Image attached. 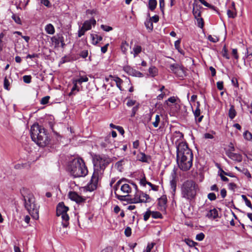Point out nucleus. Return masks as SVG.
Listing matches in <instances>:
<instances>
[{"instance_id": "f257e3e1", "label": "nucleus", "mask_w": 252, "mask_h": 252, "mask_svg": "<svg viewBox=\"0 0 252 252\" xmlns=\"http://www.w3.org/2000/svg\"><path fill=\"white\" fill-rule=\"evenodd\" d=\"M111 161V158L106 155L95 156L94 159V173L87 185L88 190L92 191L96 189L98 181L101 179L105 169Z\"/></svg>"}, {"instance_id": "f03ea898", "label": "nucleus", "mask_w": 252, "mask_h": 252, "mask_svg": "<svg viewBox=\"0 0 252 252\" xmlns=\"http://www.w3.org/2000/svg\"><path fill=\"white\" fill-rule=\"evenodd\" d=\"M177 162L179 168L184 171L190 169L192 165L193 154L185 142H176Z\"/></svg>"}, {"instance_id": "7ed1b4c3", "label": "nucleus", "mask_w": 252, "mask_h": 252, "mask_svg": "<svg viewBox=\"0 0 252 252\" xmlns=\"http://www.w3.org/2000/svg\"><path fill=\"white\" fill-rule=\"evenodd\" d=\"M67 171L74 178L85 177L88 173L84 160L80 158H74L69 161L67 166Z\"/></svg>"}, {"instance_id": "20e7f679", "label": "nucleus", "mask_w": 252, "mask_h": 252, "mask_svg": "<svg viewBox=\"0 0 252 252\" xmlns=\"http://www.w3.org/2000/svg\"><path fill=\"white\" fill-rule=\"evenodd\" d=\"M198 186L193 180H187L181 186V194L182 198L188 201L194 199L196 195Z\"/></svg>"}, {"instance_id": "39448f33", "label": "nucleus", "mask_w": 252, "mask_h": 252, "mask_svg": "<svg viewBox=\"0 0 252 252\" xmlns=\"http://www.w3.org/2000/svg\"><path fill=\"white\" fill-rule=\"evenodd\" d=\"M23 197L25 208L33 219L37 220L39 218V206L35 203L33 194L29 193L26 195H23Z\"/></svg>"}, {"instance_id": "423d86ee", "label": "nucleus", "mask_w": 252, "mask_h": 252, "mask_svg": "<svg viewBox=\"0 0 252 252\" xmlns=\"http://www.w3.org/2000/svg\"><path fill=\"white\" fill-rule=\"evenodd\" d=\"M68 208L65 206L63 202H60L57 206L56 213L58 216H61L62 218V225L63 227H67L69 224V217L67 214Z\"/></svg>"}, {"instance_id": "0eeeda50", "label": "nucleus", "mask_w": 252, "mask_h": 252, "mask_svg": "<svg viewBox=\"0 0 252 252\" xmlns=\"http://www.w3.org/2000/svg\"><path fill=\"white\" fill-rule=\"evenodd\" d=\"M31 136L32 140L33 141L39 138L41 133L45 134L47 133V130L38 124H33L31 127Z\"/></svg>"}, {"instance_id": "6e6552de", "label": "nucleus", "mask_w": 252, "mask_h": 252, "mask_svg": "<svg viewBox=\"0 0 252 252\" xmlns=\"http://www.w3.org/2000/svg\"><path fill=\"white\" fill-rule=\"evenodd\" d=\"M37 145L40 147L46 146L50 142V138L48 136L47 133L45 134L41 133L39 138L33 141Z\"/></svg>"}, {"instance_id": "1a4fd4ad", "label": "nucleus", "mask_w": 252, "mask_h": 252, "mask_svg": "<svg viewBox=\"0 0 252 252\" xmlns=\"http://www.w3.org/2000/svg\"><path fill=\"white\" fill-rule=\"evenodd\" d=\"M69 198L72 201H75L78 204L85 202L86 198L80 196L75 191H70L68 193Z\"/></svg>"}, {"instance_id": "9d476101", "label": "nucleus", "mask_w": 252, "mask_h": 252, "mask_svg": "<svg viewBox=\"0 0 252 252\" xmlns=\"http://www.w3.org/2000/svg\"><path fill=\"white\" fill-rule=\"evenodd\" d=\"M52 42L54 43L56 46H59L61 43V46L63 47L65 46L64 42V38L62 35H58L54 36L51 38Z\"/></svg>"}, {"instance_id": "9b49d317", "label": "nucleus", "mask_w": 252, "mask_h": 252, "mask_svg": "<svg viewBox=\"0 0 252 252\" xmlns=\"http://www.w3.org/2000/svg\"><path fill=\"white\" fill-rule=\"evenodd\" d=\"M202 7L198 4L197 2H193V9L192 13L194 18L198 17H201V11L200 9Z\"/></svg>"}, {"instance_id": "f8f14e48", "label": "nucleus", "mask_w": 252, "mask_h": 252, "mask_svg": "<svg viewBox=\"0 0 252 252\" xmlns=\"http://www.w3.org/2000/svg\"><path fill=\"white\" fill-rule=\"evenodd\" d=\"M96 24V21L94 18H92L89 20H86L83 24V27L87 31L90 30L92 29V26H94Z\"/></svg>"}, {"instance_id": "ddd939ff", "label": "nucleus", "mask_w": 252, "mask_h": 252, "mask_svg": "<svg viewBox=\"0 0 252 252\" xmlns=\"http://www.w3.org/2000/svg\"><path fill=\"white\" fill-rule=\"evenodd\" d=\"M227 14L229 18H234L236 15V11L235 9V3L232 2L231 3V6L230 9L227 10Z\"/></svg>"}, {"instance_id": "4468645a", "label": "nucleus", "mask_w": 252, "mask_h": 252, "mask_svg": "<svg viewBox=\"0 0 252 252\" xmlns=\"http://www.w3.org/2000/svg\"><path fill=\"white\" fill-rule=\"evenodd\" d=\"M206 216L209 219H216L219 217L218 211L215 208L211 209L209 211H208Z\"/></svg>"}, {"instance_id": "2eb2a0df", "label": "nucleus", "mask_w": 252, "mask_h": 252, "mask_svg": "<svg viewBox=\"0 0 252 252\" xmlns=\"http://www.w3.org/2000/svg\"><path fill=\"white\" fill-rule=\"evenodd\" d=\"M124 182L121 184L120 189L122 192L124 193H126L127 195L130 193L131 191V188L128 184H127Z\"/></svg>"}, {"instance_id": "dca6fc26", "label": "nucleus", "mask_w": 252, "mask_h": 252, "mask_svg": "<svg viewBox=\"0 0 252 252\" xmlns=\"http://www.w3.org/2000/svg\"><path fill=\"white\" fill-rule=\"evenodd\" d=\"M91 37L92 40V44L96 45L99 41H101L103 39L102 36L96 34H91Z\"/></svg>"}, {"instance_id": "f3484780", "label": "nucleus", "mask_w": 252, "mask_h": 252, "mask_svg": "<svg viewBox=\"0 0 252 252\" xmlns=\"http://www.w3.org/2000/svg\"><path fill=\"white\" fill-rule=\"evenodd\" d=\"M109 78H112V79L116 82V86L120 89V90H122L121 85L123 81L120 78L117 76H112L111 75H109Z\"/></svg>"}, {"instance_id": "a211bd4d", "label": "nucleus", "mask_w": 252, "mask_h": 252, "mask_svg": "<svg viewBox=\"0 0 252 252\" xmlns=\"http://www.w3.org/2000/svg\"><path fill=\"white\" fill-rule=\"evenodd\" d=\"M140 193L141 194V199L138 198V202H141V203H147L151 201V198L148 194L143 193L141 191H140Z\"/></svg>"}, {"instance_id": "6ab92c4d", "label": "nucleus", "mask_w": 252, "mask_h": 252, "mask_svg": "<svg viewBox=\"0 0 252 252\" xmlns=\"http://www.w3.org/2000/svg\"><path fill=\"white\" fill-rule=\"evenodd\" d=\"M170 189H171V192L172 193V196H174L176 192V187H177V182L176 180L173 178L170 182Z\"/></svg>"}, {"instance_id": "aec40b11", "label": "nucleus", "mask_w": 252, "mask_h": 252, "mask_svg": "<svg viewBox=\"0 0 252 252\" xmlns=\"http://www.w3.org/2000/svg\"><path fill=\"white\" fill-rule=\"evenodd\" d=\"M142 51V47L141 46L135 44L133 51L131 52V54H133L134 57H136L139 53H140Z\"/></svg>"}, {"instance_id": "412c9836", "label": "nucleus", "mask_w": 252, "mask_h": 252, "mask_svg": "<svg viewBox=\"0 0 252 252\" xmlns=\"http://www.w3.org/2000/svg\"><path fill=\"white\" fill-rule=\"evenodd\" d=\"M46 32L49 34H53L55 32V30L53 25L51 24H48L45 27Z\"/></svg>"}, {"instance_id": "4be33fe9", "label": "nucleus", "mask_w": 252, "mask_h": 252, "mask_svg": "<svg viewBox=\"0 0 252 252\" xmlns=\"http://www.w3.org/2000/svg\"><path fill=\"white\" fill-rule=\"evenodd\" d=\"M185 242L186 243L187 245H188L190 247H194L195 249L197 251H198V249L195 247L196 246H197L198 244L197 242L193 241V240L190 239H185Z\"/></svg>"}, {"instance_id": "5701e85b", "label": "nucleus", "mask_w": 252, "mask_h": 252, "mask_svg": "<svg viewBox=\"0 0 252 252\" xmlns=\"http://www.w3.org/2000/svg\"><path fill=\"white\" fill-rule=\"evenodd\" d=\"M144 24L146 29L148 30L149 32H151L153 31V24L152 21H151V18L147 19L145 21Z\"/></svg>"}, {"instance_id": "b1692460", "label": "nucleus", "mask_w": 252, "mask_h": 252, "mask_svg": "<svg viewBox=\"0 0 252 252\" xmlns=\"http://www.w3.org/2000/svg\"><path fill=\"white\" fill-rule=\"evenodd\" d=\"M233 160L240 162L242 161L243 158L241 155L237 153H233L231 157L230 158Z\"/></svg>"}, {"instance_id": "393cba45", "label": "nucleus", "mask_w": 252, "mask_h": 252, "mask_svg": "<svg viewBox=\"0 0 252 252\" xmlns=\"http://www.w3.org/2000/svg\"><path fill=\"white\" fill-rule=\"evenodd\" d=\"M236 115V111L234 106L232 105L230 106V108L228 111V116L231 120L233 119Z\"/></svg>"}, {"instance_id": "a878e982", "label": "nucleus", "mask_w": 252, "mask_h": 252, "mask_svg": "<svg viewBox=\"0 0 252 252\" xmlns=\"http://www.w3.org/2000/svg\"><path fill=\"white\" fill-rule=\"evenodd\" d=\"M158 74V70L155 66H151L149 68V75L155 77Z\"/></svg>"}, {"instance_id": "bb28decb", "label": "nucleus", "mask_w": 252, "mask_h": 252, "mask_svg": "<svg viewBox=\"0 0 252 252\" xmlns=\"http://www.w3.org/2000/svg\"><path fill=\"white\" fill-rule=\"evenodd\" d=\"M178 102H180V99L177 97H175V96H171V97H170L169 98H168V99L165 101V103L168 106H170V105H169L168 102H170V103H172L173 104H175Z\"/></svg>"}, {"instance_id": "cd10ccee", "label": "nucleus", "mask_w": 252, "mask_h": 252, "mask_svg": "<svg viewBox=\"0 0 252 252\" xmlns=\"http://www.w3.org/2000/svg\"><path fill=\"white\" fill-rule=\"evenodd\" d=\"M185 71L184 69V67L182 66L178 69L177 71H176L175 74L179 77L183 78L186 76Z\"/></svg>"}, {"instance_id": "c85d7f7f", "label": "nucleus", "mask_w": 252, "mask_h": 252, "mask_svg": "<svg viewBox=\"0 0 252 252\" xmlns=\"http://www.w3.org/2000/svg\"><path fill=\"white\" fill-rule=\"evenodd\" d=\"M72 83L73 84V86L71 90V92L69 94V95L71 96L72 95H75V91L79 92V88L78 86V83H77L74 80L72 81Z\"/></svg>"}, {"instance_id": "c756f323", "label": "nucleus", "mask_w": 252, "mask_h": 252, "mask_svg": "<svg viewBox=\"0 0 252 252\" xmlns=\"http://www.w3.org/2000/svg\"><path fill=\"white\" fill-rule=\"evenodd\" d=\"M129 45L126 41H123L121 45V49L122 52L124 54H126L128 50Z\"/></svg>"}, {"instance_id": "7c9ffc66", "label": "nucleus", "mask_w": 252, "mask_h": 252, "mask_svg": "<svg viewBox=\"0 0 252 252\" xmlns=\"http://www.w3.org/2000/svg\"><path fill=\"white\" fill-rule=\"evenodd\" d=\"M157 5V1L156 0H149L148 2V8L151 11H154Z\"/></svg>"}, {"instance_id": "2f4dec72", "label": "nucleus", "mask_w": 252, "mask_h": 252, "mask_svg": "<svg viewBox=\"0 0 252 252\" xmlns=\"http://www.w3.org/2000/svg\"><path fill=\"white\" fill-rule=\"evenodd\" d=\"M126 180L125 178H122L119 180L114 186V193L119 189V187H121V184L124 182H126Z\"/></svg>"}, {"instance_id": "473e14b6", "label": "nucleus", "mask_w": 252, "mask_h": 252, "mask_svg": "<svg viewBox=\"0 0 252 252\" xmlns=\"http://www.w3.org/2000/svg\"><path fill=\"white\" fill-rule=\"evenodd\" d=\"M243 136L245 140L247 141H252V133L249 130H246L243 133Z\"/></svg>"}, {"instance_id": "72a5a7b5", "label": "nucleus", "mask_w": 252, "mask_h": 252, "mask_svg": "<svg viewBox=\"0 0 252 252\" xmlns=\"http://www.w3.org/2000/svg\"><path fill=\"white\" fill-rule=\"evenodd\" d=\"M77 83L79 84V85H81V84L83 82H86L88 81V78L85 76H81L78 79H73Z\"/></svg>"}, {"instance_id": "f704fd0d", "label": "nucleus", "mask_w": 252, "mask_h": 252, "mask_svg": "<svg viewBox=\"0 0 252 252\" xmlns=\"http://www.w3.org/2000/svg\"><path fill=\"white\" fill-rule=\"evenodd\" d=\"M124 70L129 75L132 76L133 74V72H134V69L128 65L124 66Z\"/></svg>"}, {"instance_id": "c9c22d12", "label": "nucleus", "mask_w": 252, "mask_h": 252, "mask_svg": "<svg viewBox=\"0 0 252 252\" xmlns=\"http://www.w3.org/2000/svg\"><path fill=\"white\" fill-rule=\"evenodd\" d=\"M180 102H178L175 104H172L170 106L171 109L175 112H177L180 109Z\"/></svg>"}, {"instance_id": "e433bc0d", "label": "nucleus", "mask_w": 252, "mask_h": 252, "mask_svg": "<svg viewBox=\"0 0 252 252\" xmlns=\"http://www.w3.org/2000/svg\"><path fill=\"white\" fill-rule=\"evenodd\" d=\"M151 216L154 219H161L162 218V214L158 211H151Z\"/></svg>"}, {"instance_id": "4c0bfd02", "label": "nucleus", "mask_w": 252, "mask_h": 252, "mask_svg": "<svg viewBox=\"0 0 252 252\" xmlns=\"http://www.w3.org/2000/svg\"><path fill=\"white\" fill-rule=\"evenodd\" d=\"M138 198L141 199V194L140 193V191H138L137 190V191H136V192L135 193V194L134 195V197L133 199V202L134 203H141V202H138Z\"/></svg>"}, {"instance_id": "58836bf2", "label": "nucleus", "mask_w": 252, "mask_h": 252, "mask_svg": "<svg viewBox=\"0 0 252 252\" xmlns=\"http://www.w3.org/2000/svg\"><path fill=\"white\" fill-rule=\"evenodd\" d=\"M195 19L197 21V26L200 28H203L204 26V22L203 18H202L201 17H198L195 18Z\"/></svg>"}, {"instance_id": "ea45409f", "label": "nucleus", "mask_w": 252, "mask_h": 252, "mask_svg": "<svg viewBox=\"0 0 252 252\" xmlns=\"http://www.w3.org/2000/svg\"><path fill=\"white\" fill-rule=\"evenodd\" d=\"M181 65L177 63L172 64L170 65V69L172 71V72L175 73L176 71L180 67Z\"/></svg>"}, {"instance_id": "a19ab883", "label": "nucleus", "mask_w": 252, "mask_h": 252, "mask_svg": "<svg viewBox=\"0 0 252 252\" xmlns=\"http://www.w3.org/2000/svg\"><path fill=\"white\" fill-rule=\"evenodd\" d=\"M9 85L10 82L8 79L6 78V77H5L3 81V87L5 90L8 91L10 90Z\"/></svg>"}, {"instance_id": "79ce46f5", "label": "nucleus", "mask_w": 252, "mask_h": 252, "mask_svg": "<svg viewBox=\"0 0 252 252\" xmlns=\"http://www.w3.org/2000/svg\"><path fill=\"white\" fill-rule=\"evenodd\" d=\"M174 136L179 138V139L175 142V143L177 142V143L180 142L179 140L183 139L184 137V134L179 131H176L174 133Z\"/></svg>"}, {"instance_id": "37998d69", "label": "nucleus", "mask_w": 252, "mask_h": 252, "mask_svg": "<svg viewBox=\"0 0 252 252\" xmlns=\"http://www.w3.org/2000/svg\"><path fill=\"white\" fill-rule=\"evenodd\" d=\"M242 198L245 202L246 205L249 208H252V205L251 201L247 198L246 195H242Z\"/></svg>"}, {"instance_id": "c03bdc74", "label": "nucleus", "mask_w": 252, "mask_h": 252, "mask_svg": "<svg viewBox=\"0 0 252 252\" xmlns=\"http://www.w3.org/2000/svg\"><path fill=\"white\" fill-rule=\"evenodd\" d=\"M193 113L194 116L195 118H197L199 116H201V112L200 109L199 108V104L197 105L196 108L194 111H193Z\"/></svg>"}, {"instance_id": "a18cd8bd", "label": "nucleus", "mask_w": 252, "mask_h": 252, "mask_svg": "<svg viewBox=\"0 0 252 252\" xmlns=\"http://www.w3.org/2000/svg\"><path fill=\"white\" fill-rule=\"evenodd\" d=\"M198 1L200 2L202 4L207 7L212 8L213 7V6L207 2L205 0H194V2L198 3Z\"/></svg>"}, {"instance_id": "49530a36", "label": "nucleus", "mask_w": 252, "mask_h": 252, "mask_svg": "<svg viewBox=\"0 0 252 252\" xmlns=\"http://www.w3.org/2000/svg\"><path fill=\"white\" fill-rule=\"evenodd\" d=\"M151 216V211L148 209L144 214L143 219L145 221H147Z\"/></svg>"}, {"instance_id": "de8ad7c7", "label": "nucleus", "mask_w": 252, "mask_h": 252, "mask_svg": "<svg viewBox=\"0 0 252 252\" xmlns=\"http://www.w3.org/2000/svg\"><path fill=\"white\" fill-rule=\"evenodd\" d=\"M160 122V117L158 115H157L155 118V121L153 123V125L155 127H158Z\"/></svg>"}, {"instance_id": "09e8293b", "label": "nucleus", "mask_w": 252, "mask_h": 252, "mask_svg": "<svg viewBox=\"0 0 252 252\" xmlns=\"http://www.w3.org/2000/svg\"><path fill=\"white\" fill-rule=\"evenodd\" d=\"M222 52L223 57L225 58L226 59H229L230 57L228 54V51H227V50L225 46H224L223 47Z\"/></svg>"}, {"instance_id": "8fccbe9b", "label": "nucleus", "mask_w": 252, "mask_h": 252, "mask_svg": "<svg viewBox=\"0 0 252 252\" xmlns=\"http://www.w3.org/2000/svg\"><path fill=\"white\" fill-rule=\"evenodd\" d=\"M87 31L86 30V29H84L83 27H81L78 30V36L79 37H81L85 34V32Z\"/></svg>"}, {"instance_id": "3c124183", "label": "nucleus", "mask_w": 252, "mask_h": 252, "mask_svg": "<svg viewBox=\"0 0 252 252\" xmlns=\"http://www.w3.org/2000/svg\"><path fill=\"white\" fill-rule=\"evenodd\" d=\"M124 162V160H121L118 161L115 163V167L120 171H121L122 166L123 165V163Z\"/></svg>"}, {"instance_id": "603ef678", "label": "nucleus", "mask_w": 252, "mask_h": 252, "mask_svg": "<svg viewBox=\"0 0 252 252\" xmlns=\"http://www.w3.org/2000/svg\"><path fill=\"white\" fill-rule=\"evenodd\" d=\"M205 238V235L203 233L201 232L196 235L195 239L196 240L201 241H202Z\"/></svg>"}, {"instance_id": "864d4df0", "label": "nucleus", "mask_w": 252, "mask_h": 252, "mask_svg": "<svg viewBox=\"0 0 252 252\" xmlns=\"http://www.w3.org/2000/svg\"><path fill=\"white\" fill-rule=\"evenodd\" d=\"M49 99V96H46L45 97H43V98H41L40 100V103L43 105L46 104L48 103Z\"/></svg>"}, {"instance_id": "5fc2aeb1", "label": "nucleus", "mask_w": 252, "mask_h": 252, "mask_svg": "<svg viewBox=\"0 0 252 252\" xmlns=\"http://www.w3.org/2000/svg\"><path fill=\"white\" fill-rule=\"evenodd\" d=\"M208 198L211 201L215 200L217 198L216 194L214 192L209 193L207 195Z\"/></svg>"}, {"instance_id": "6e6d98bb", "label": "nucleus", "mask_w": 252, "mask_h": 252, "mask_svg": "<svg viewBox=\"0 0 252 252\" xmlns=\"http://www.w3.org/2000/svg\"><path fill=\"white\" fill-rule=\"evenodd\" d=\"M100 27L103 31L106 32H109L113 29L111 27L105 25H101Z\"/></svg>"}, {"instance_id": "4d7b16f0", "label": "nucleus", "mask_w": 252, "mask_h": 252, "mask_svg": "<svg viewBox=\"0 0 252 252\" xmlns=\"http://www.w3.org/2000/svg\"><path fill=\"white\" fill-rule=\"evenodd\" d=\"M115 194L116 196V197L120 201H125L126 200V197L128 196V195H121L119 194H118L117 192H115Z\"/></svg>"}, {"instance_id": "13d9d810", "label": "nucleus", "mask_w": 252, "mask_h": 252, "mask_svg": "<svg viewBox=\"0 0 252 252\" xmlns=\"http://www.w3.org/2000/svg\"><path fill=\"white\" fill-rule=\"evenodd\" d=\"M23 81L26 83H30L31 82L32 77L30 75H24L23 76Z\"/></svg>"}, {"instance_id": "bf43d9fd", "label": "nucleus", "mask_w": 252, "mask_h": 252, "mask_svg": "<svg viewBox=\"0 0 252 252\" xmlns=\"http://www.w3.org/2000/svg\"><path fill=\"white\" fill-rule=\"evenodd\" d=\"M155 245L154 243H149L146 247V252H151Z\"/></svg>"}, {"instance_id": "052dcab7", "label": "nucleus", "mask_w": 252, "mask_h": 252, "mask_svg": "<svg viewBox=\"0 0 252 252\" xmlns=\"http://www.w3.org/2000/svg\"><path fill=\"white\" fill-rule=\"evenodd\" d=\"M125 234L126 236L129 237L131 234V229L130 227H126L125 230Z\"/></svg>"}, {"instance_id": "680f3d73", "label": "nucleus", "mask_w": 252, "mask_h": 252, "mask_svg": "<svg viewBox=\"0 0 252 252\" xmlns=\"http://www.w3.org/2000/svg\"><path fill=\"white\" fill-rule=\"evenodd\" d=\"M88 55V51L84 50L82 51L79 54V56L82 58H86Z\"/></svg>"}, {"instance_id": "e2e57ef3", "label": "nucleus", "mask_w": 252, "mask_h": 252, "mask_svg": "<svg viewBox=\"0 0 252 252\" xmlns=\"http://www.w3.org/2000/svg\"><path fill=\"white\" fill-rule=\"evenodd\" d=\"M208 39L209 41L213 43H216L219 41V38L217 37H213L211 35L208 36Z\"/></svg>"}, {"instance_id": "0e129e2a", "label": "nucleus", "mask_w": 252, "mask_h": 252, "mask_svg": "<svg viewBox=\"0 0 252 252\" xmlns=\"http://www.w3.org/2000/svg\"><path fill=\"white\" fill-rule=\"evenodd\" d=\"M217 87L218 90H222L223 89V82L222 81H218L217 83Z\"/></svg>"}, {"instance_id": "69168bd1", "label": "nucleus", "mask_w": 252, "mask_h": 252, "mask_svg": "<svg viewBox=\"0 0 252 252\" xmlns=\"http://www.w3.org/2000/svg\"><path fill=\"white\" fill-rule=\"evenodd\" d=\"M132 76L139 77H143V74L140 71H137L135 69H134V72H133V74L132 75Z\"/></svg>"}, {"instance_id": "338daca9", "label": "nucleus", "mask_w": 252, "mask_h": 252, "mask_svg": "<svg viewBox=\"0 0 252 252\" xmlns=\"http://www.w3.org/2000/svg\"><path fill=\"white\" fill-rule=\"evenodd\" d=\"M40 2L42 4L48 7L51 6V4L49 0H40Z\"/></svg>"}, {"instance_id": "774afa93", "label": "nucleus", "mask_w": 252, "mask_h": 252, "mask_svg": "<svg viewBox=\"0 0 252 252\" xmlns=\"http://www.w3.org/2000/svg\"><path fill=\"white\" fill-rule=\"evenodd\" d=\"M101 252H113V248L111 247H108L102 250Z\"/></svg>"}]
</instances>
